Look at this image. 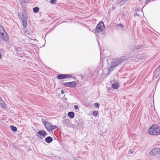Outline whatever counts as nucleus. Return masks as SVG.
<instances>
[{
  "instance_id": "obj_1",
  "label": "nucleus",
  "mask_w": 160,
  "mask_h": 160,
  "mask_svg": "<svg viewBox=\"0 0 160 160\" xmlns=\"http://www.w3.org/2000/svg\"><path fill=\"white\" fill-rule=\"evenodd\" d=\"M122 61V59L120 58L114 59L111 62V66L108 68L109 71L110 70L111 68L116 67L117 65L120 64Z\"/></svg>"
},
{
  "instance_id": "obj_2",
  "label": "nucleus",
  "mask_w": 160,
  "mask_h": 160,
  "mask_svg": "<svg viewBox=\"0 0 160 160\" xmlns=\"http://www.w3.org/2000/svg\"><path fill=\"white\" fill-rule=\"evenodd\" d=\"M44 126L47 130H53L57 128V126L53 125L52 123L47 121H45L44 123Z\"/></svg>"
},
{
  "instance_id": "obj_3",
  "label": "nucleus",
  "mask_w": 160,
  "mask_h": 160,
  "mask_svg": "<svg viewBox=\"0 0 160 160\" xmlns=\"http://www.w3.org/2000/svg\"><path fill=\"white\" fill-rule=\"evenodd\" d=\"M160 154V149L159 148H154L149 153V156H153Z\"/></svg>"
},
{
  "instance_id": "obj_4",
  "label": "nucleus",
  "mask_w": 160,
  "mask_h": 160,
  "mask_svg": "<svg viewBox=\"0 0 160 160\" xmlns=\"http://www.w3.org/2000/svg\"><path fill=\"white\" fill-rule=\"evenodd\" d=\"M105 27L102 22H100L97 25L96 30L98 32H101L104 29Z\"/></svg>"
},
{
  "instance_id": "obj_5",
  "label": "nucleus",
  "mask_w": 160,
  "mask_h": 160,
  "mask_svg": "<svg viewBox=\"0 0 160 160\" xmlns=\"http://www.w3.org/2000/svg\"><path fill=\"white\" fill-rule=\"evenodd\" d=\"M63 85L66 87L74 88L76 86L77 84L75 81H72L70 82H64L63 83Z\"/></svg>"
},
{
  "instance_id": "obj_6",
  "label": "nucleus",
  "mask_w": 160,
  "mask_h": 160,
  "mask_svg": "<svg viewBox=\"0 0 160 160\" xmlns=\"http://www.w3.org/2000/svg\"><path fill=\"white\" fill-rule=\"evenodd\" d=\"M72 75L68 74H62L58 75L57 76V78L58 79H63L72 77Z\"/></svg>"
},
{
  "instance_id": "obj_7",
  "label": "nucleus",
  "mask_w": 160,
  "mask_h": 160,
  "mask_svg": "<svg viewBox=\"0 0 160 160\" xmlns=\"http://www.w3.org/2000/svg\"><path fill=\"white\" fill-rule=\"evenodd\" d=\"M2 33L0 34V38L5 41L7 42L8 41L9 37L7 33L6 32Z\"/></svg>"
},
{
  "instance_id": "obj_8",
  "label": "nucleus",
  "mask_w": 160,
  "mask_h": 160,
  "mask_svg": "<svg viewBox=\"0 0 160 160\" xmlns=\"http://www.w3.org/2000/svg\"><path fill=\"white\" fill-rule=\"evenodd\" d=\"M148 133L149 135L157 136L160 134V131H148Z\"/></svg>"
},
{
  "instance_id": "obj_9",
  "label": "nucleus",
  "mask_w": 160,
  "mask_h": 160,
  "mask_svg": "<svg viewBox=\"0 0 160 160\" xmlns=\"http://www.w3.org/2000/svg\"><path fill=\"white\" fill-rule=\"evenodd\" d=\"M22 24L24 28H25L27 26V18L24 17L22 18Z\"/></svg>"
},
{
  "instance_id": "obj_10",
  "label": "nucleus",
  "mask_w": 160,
  "mask_h": 160,
  "mask_svg": "<svg viewBox=\"0 0 160 160\" xmlns=\"http://www.w3.org/2000/svg\"><path fill=\"white\" fill-rule=\"evenodd\" d=\"M0 105L3 109H6L7 108L6 105L4 101L0 97Z\"/></svg>"
},
{
  "instance_id": "obj_11",
  "label": "nucleus",
  "mask_w": 160,
  "mask_h": 160,
  "mask_svg": "<svg viewBox=\"0 0 160 160\" xmlns=\"http://www.w3.org/2000/svg\"><path fill=\"white\" fill-rule=\"evenodd\" d=\"M43 131H39L37 133L38 134L37 135V136L41 139L42 138H44Z\"/></svg>"
},
{
  "instance_id": "obj_12",
  "label": "nucleus",
  "mask_w": 160,
  "mask_h": 160,
  "mask_svg": "<svg viewBox=\"0 0 160 160\" xmlns=\"http://www.w3.org/2000/svg\"><path fill=\"white\" fill-rule=\"evenodd\" d=\"M160 74V65L156 68L154 72V75H159Z\"/></svg>"
},
{
  "instance_id": "obj_13",
  "label": "nucleus",
  "mask_w": 160,
  "mask_h": 160,
  "mask_svg": "<svg viewBox=\"0 0 160 160\" xmlns=\"http://www.w3.org/2000/svg\"><path fill=\"white\" fill-rule=\"evenodd\" d=\"M45 141L48 143H50L53 141L52 138L50 136H48L45 138Z\"/></svg>"
},
{
  "instance_id": "obj_14",
  "label": "nucleus",
  "mask_w": 160,
  "mask_h": 160,
  "mask_svg": "<svg viewBox=\"0 0 160 160\" xmlns=\"http://www.w3.org/2000/svg\"><path fill=\"white\" fill-rule=\"evenodd\" d=\"M118 83L117 82H113L112 85V87L114 89H118Z\"/></svg>"
},
{
  "instance_id": "obj_15",
  "label": "nucleus",
  "mask_w": 160,
  "mask_h": 160,
  "mask_svg": "<svg viewBox=\"0 0 160 160\" xmlns=\"http://www.w3.org/2000/svg\"><path fill=\"white\" fill-rule=\"evenodd\" d=\"M149 129H152L153 130H158L160 129V128L156 124L152 125Z\"/></svg>"
},
{
  "instance_id": "obj_16",
  "label": "nucleus",
  "mask_w": 160,
  "mask_h": 160,
  "mask_svg": "<svg viewBox=\"0 0 160 160\" xmlns=\"http://www.w3.org/2000/svg\"><path fill=\"white\" fill-rule=\"evenodd\" d=\"M68 116L71 118H74L75 114L74 112H68Z\"/></svg>"
},
{
  "instance_id": "obj_17",
  "label": "nucleus",
  "mask_w": 160,
  "mask_h": 160,
  "mask_svg": "<svg viewBox=\"0 0 160 160\" xmlns=\"http://www.w3.org/2000/svg\"><path fill=\"white\" fill-rule=\"evenodd\" d=\"M33 12L34 13H37L38 12L39 10V8L37 7H35V8H34L33 9Z\"/></svg>"
},
{
  "instance_id": "obj_18",
  "label": "nucleus",
  "mask_w": 160,
  "mask_h": 160,
  "mask_svg": "<svg viewBox=\"0 0 160 160\" xmlns=\"http://www.w3.org/2000/svg\"><path fill=\"white\" fill-rule=\"evenodd\" d=\"M6 32L3 27L0 25V34Z\"/></svg>"
},
{
  "instance_id": "obj_19",
  "label": "nucleus",
  "mask_w": 160,
  "mask_h": 160,
  "mask_svg": "<svg viewBox=\"0 0 160 160\" xmlns=\"http://www.w3.org/2000/svg\"><path fill=\"white\" fill-rule=\"evenodd\" d=\"M92 115L94 116H97L98 115V111H94L92 112Z\"/></svg>"
},
{
  "instance_id": "obj_20",
  "label": "nucleus",
  "mask_w": 160,
  "mask_h": 160,
  "mask_svg": "<svg viewBox=\"0 0 160 160\" xmlns=\"http://www.w3.org/2000/svg\"><path fill=\"white\" fill-rule=\"evenodd\" d=\"M12 146L13 147H14V148H17V149L18 148V146H17V144H16V143H12Z\"/></svg>"
},
{
  "instance_id": "obj_21",
  "label": "nucleus",
  "mask_w": 160,
  "mask_h": 160,
  "mask_svg": "<svg viewBox=\"0 0 160 160\" xmlns=\"http://www.w3.org/2000/svg\"><path fill=\"white\" fill-rule=\"evenodd\" d=\"M57 2L56 0H51L50 1V3L52 4H55L57 3Z\"/></svg>"
},
{
  "instance_id": "obj_22",
  "label": "nucleus",
  "mask_w": 160,
  "mask_h": 160,
  "mask_svg": "<svg viewBox=\"0 0 160 160\" xmlns=\"http://www.w3.org/2000/svg\"><path fill=\"white\" fill-rule=\"evenodd\" d=\"M11 128L12 130H17V128L13 126H11Z\"/></svg>"
},
{
  "instance_id": "obj_23",
  "label": "nucleus",
  "mask_w": 160,
  "mask_h": 160,
  "mask_svg": "<svg viewBox=\"0 0 160 160\" xmlns=\"http://www.w3.org/2000/svg\"><path fill=\"white\" fill-rule=\"evenodd\" d=\"M94 106L96 108H98L99 106V105L98 103H95L94 104Z\"/></svg>"
},
{
  "instance_id": "obj_24",
  "label": "nucleus",
  "mask_w": 160,
  "mask_h": 160,
  "mask_svg": "<svg viewBox=\"0 0 160 160\" xmlns=\"http://www.w3.org/2000/svg\"><path fill=\"white\" fill-rule=\"evenodd\" d=\"M133 153V151L132 150L130 149L128 152L129 154H132Z\"/></svg>"
},
{
  "instance_id": "obj_25",
  "label": "nucleus",
  "mask_w": 160,
  "mask_h": 160,
  "mask_svg": "<svg viewBox=\"0 0 160 160\" xmlns=\"http://www.w3.org/2000/svg\"><path fill=\"white\" fill-rule=\"evenodd\" d=\"M43 134L44 138H45L46 136L48 134L45 131H43Z\"/></svg>"
},
{
  "instance_id": "obj_26",
  "label": "nucleus",
  "mask_w": 160,
  "mask_h": 160,
  "mask_svg": "<svg viewBox=\"0 0 160 160\" xmlns=\"http://www.w3.org/2000/svg\"><path fill=\"white\" fill-rule=\"evenodd\" d=\"M117 26L122 28L123 27V25L122 24H119L117 25Z\"/></svg>"
},
{
  "instance_id": "obj_27",
  "label": "nucleus",
  "mask_w": 160,
  "mask_h": 160,
  "mask_svg": "<svg viewBox=\"0 0 160 160\" xmlns=\"http://www.w3.org/2000/svg\"><path fill=\"white\" fill-rule=\"evenodd\" d=\"M78 108V106L77 105H75L74 106V108L75 109H77Z\"/></svg>"
},
{
  "instance_id": "obj_28",
  "label": "nucleus",
  "mask_w": 160,
  "mask_h": 160,
  "mask_svg": "<svg viewBox=\"0 0 160 160\" xmlns=\"http://www.w3.org/2000/svg\"><path fill=\"white\" fill-rule=\"evenodd\" d=\"M105 132H103V133H101V134H100V136H102L103 135V133H105Z\"/></svg>"
},
{
  "instance_id": "obj_29",
  "label": "nucleus",
  "mask_w": 160,
  "mask_h": 160,
  "mask_svg": "<svg viewBox=\"0 0 160 160\" xmlns=\"http://www.w3.org/2000/svg\"><path fill=\"white\" fill-rule=\"evenodd\" d=\"M61 93H62V94L64 93V90H62L61 91Z\"/></svg>"
},
{
  "instance_id": "obj_30",
  "label": "nucleus",
  "mask_w": 160,
  "mask_h": 160,
  "mask_svg": "<svg viewBox=\"0 0 160 160\" xmlns=\"http://www.w3.org/2000/svg\"><path fill=\"white\" fill-rule=\"evenodd\" d=\"M2 54H1V53H0V59L1 58H2Z\"/></svg>"
},
{
  "instance_id": "obj_31",
  "label": "nucleus",
  "mask_w": 160,
  "mask_h": 160,
  "mask_svg": "<svg viewBox=\"0 0 160 160\" xmlns=\"http://www.w3.org/2000/svg\"><path fill=\"white\" fill-rule=\"evenodd\" d=\"M13 132H16L17 131H12ZM18 132V131H17Z\"/></svg>"
},
{
  "instance_id": "obj_32",
  "label": "nucleus",
  "mask_w": 160,
  "mask_h": 160,
  "mask_svg": "<svg viewBox=\"0 0 160 160\" xmlns=\"http://www.w3.org/2000/svg\"><path fill=\"white\" fill-rule=\"evenodd\" d=\"M49 131H50V132H51V131H50V130H49Z\"/></svg>"
},
{
  "instance_id": "obj_33",
  "label": "nucleus",
  "mask_w": 160,
  "mask_h": 160,
  "mask_svg": "<svg viewBox=\"0 0 160 160\" xmlns=\"http://www.w3.org/2000/svg\"><path fill=\"white\" fill-rule=\"evenodd\" d=\"M76 160H78V159H76Z\"/></svg>"
}]
</instances>
